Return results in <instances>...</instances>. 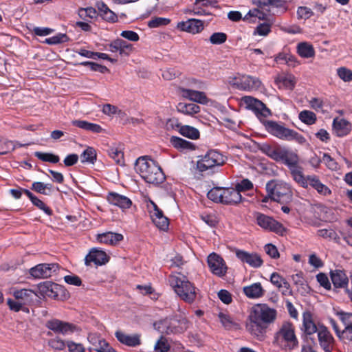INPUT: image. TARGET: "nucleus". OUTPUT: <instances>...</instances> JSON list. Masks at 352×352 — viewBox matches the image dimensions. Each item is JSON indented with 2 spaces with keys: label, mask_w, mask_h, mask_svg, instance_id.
I'll use <instances>...</instances> for the list:
<instances>
[{
  "label": "nucleus",
  "mask_w": 352,
  "mask_h": 352,
  "mask_svg": "<svg viewBox=\"0 0 352 352\" xmlns=\"http://www.w3.org/2000/svg\"><path fill=\"white\" fill-rule=\"evenodd\" d=\"M156 329L162 333H180L189 327L188 320L182 316H175L170 319H164L154 323Z\"/></svg>",
  "instance_id": "6e6552de"
},
{
  "label": "nucleus",
  "mask_w": 352,
  "mask_h": 352,
  "mask_svg": "<svg viewBox=\"0 0 352 352\" xmlns=\"http://www.w3.org/2000/svg\"><path fill=\"white\" fill-rule=\"evenodd\" d=\"M108 155L112 158L116 164H124V153L121 148L116 146H111L107 149Z\"/></svg>",
  "instance_id": "a19ab883"
},
{
  "label": "nucleus",
  "mask_w": 352,
  "mask_h": 352,
  "mask_svg": "<svg viewBox=\"0 0 352 352\" xmlns=\"http://www.w3.org/2000/svg\"><path fill=\"white\" fill-rule=\"evenodd\" d=\"M276 314V309L270 308L265 304L256 305L252 308L249 316L248 327L252 332L254 327H256L258 330L265 329L268 324L274 322Z\"/></svg>",
  "instance_id": "20e7f679"
},
{
  "label": "nucleus",
  "mask_w": 352,
  "mask_h": 352,
  "mask_svg": "<svg viewBox=\"0 0 352 352\" xmlns=\"http://www.w3.org/2000/svg\"><path fill=\"white\" fill-rule=\"evenodd\" d=\"M170 20L164 17H155L148 22V26L150 28H155L161 26H165L169 24Z\"/></svg>",
  "instance_id": "09e8293b"
},
{
  "label": "nucleus",
  "mask_w": 352,
  "mask_h": 352,
  "mask_svg": "<svg viewBox=\"0 0 352 352\" xmlns=\"http://www.w3.org/2000/svg\"><path fill=\"white\" fill-rule=\"evenodd\" d=\"M314 14L312 10L307 7L301 6L297 10L298 17L302 19H308Z\"/></svg>",
  "instance_id": "052dcab7"
},
{
  "label": "nucleus",
  "mask_w": 352,
  "mask_h": 352,
  "mask_svg": "<svg viewBox=\"0 0 352 352\" xmlns=\"http://www.w3.org/2000/svg\"><path fill=\"white\" fill-rule=\"evenodd\" d=\"M223 188L214 187L208 192L207 196L209 199L214 202H220L223 204Z\"/></svg>",
  "instance_id": "37998d69"
},
{
  "label": "nucleus",
  "mask_w": 352,
  "mask_h": 352,
  "mask_svg": "<svg viewBox=\"0 0 352 352\" xmlns=\"http://www.w3.org/2000/svg\"><path fill=\"white\" fill-rule=\"evenodd\" d=\"M59 270L58 263H40L29 270L30 276L34 279L47 278Z\"/></svg>",
  "instance_id": "f8f14e48"
},
{
  "label": "nucleus",
  "mask_w": 352,
  "mask_h": 352,
  "mask_svg": "<svg viewBox=\"0 0 352 352\" xmlns=\"http://www.w3.org/2000/svg\"><path fill=\"white\" fill-rule=\"evenodd\" d=\"M270 282L279 289L283 295H288L291 293L289 283L279 274L274 272L271 274Z\"/></svg>",
  "instance_id": "c756f323"
},
{
  "label": "nucleus",
  "mask_w": 352,
  "mask_h": 352,
  "mask_svg": "<svg viewBox=\"0 0 352 352\" xmlns=\"http://www.w3.org/2000/svg\"><path fill=\"white\" fill-rule=\"evenodd\" d=\"M243 102L249 109L254 112L257 117L263 116L266 118L271 114L270 110L264 103L252 96L244 97Z\"/></svg>",
  "instance_id": "4468645a"
},
{
  "label": "nucleus",
  "mask_w": 352,
  "mask_h": 352,
  "mask_svg": "<svg viewBox=\"0 0 352 352\" xmlns=\"http://www.w3.org/2000/svg\"><path fill=\"white\" fill-rule=\"evenodd\" d=\"M107 199L110 204L116 206L122 209L129 208L132 205V201L129 198L115 192H109Z\"/></svg>",
  "instance_id": "393cba45"
},
{
  "label": "nucleus",
  "mask_w": 352,
  "mask_h": 352,
  "mask_svg": "<svg viewBox=\"0 0 352 352\" xmlns=\"http://www.w3.org/2000/svg\"><path fill=\"white\" fill-rule=\"evenodd\" d=\"M316 279L320 285L327 290H330L331 289V283L329 282L328 276L325 274L319 273L316 276Z\"/></svg>",
  "instance_id": "e2e57ef3"
},
{
  "label": "nucleus",
  "mask_w": 352,
  "mask_h": 352,
  "mask_svg": "<svg viewBox=\"0 0 352 352\" xmlns=\"http://www.w3.org/2000/svg\"><path fill=\"white\" fill-rule=\"evenodd\" d=\"M23 145L19 143H15L12 141L7 140L5 141L1 146V151H0V155H6L12 151H14L16 147H21Z\"/></svg>",
  "instance_id": "49530a36"
},
{
  "label": "nucleus",
  "mask_w": 352,
  "mask_h": 352,
  "mask_svg": "<svg viewBox=\"0 0 352 352\" xmlns=\"http://www.w3.org/2000/svg\"><path fill=\"white\" fill-rule=\"evenodd\" d=\"M235 254L241 262L248 264L252 267H260L263 263V259L257 253H249L244 250H236Z\"/></svg>",
  "instance_id": "f3484780"
},
{
  "label": "nucleus",
  "mask_w": 352,
  "mask_h": 352,
  "mask_svg": "<svg viewBox=\"0 0 352 352\" xmlns=\"http://www.w3.org/2000/svg\"><path fill=\"white\" fill-rule=\"evenodd\" d=\"M207 263L210 272L219 276L223 277L227 273L228 267L223 258L215 252L210 253L207 258Z\"/></svg>",
  "instance_id": "ddd939ff"
},
{
  "label": "nucleus",
  "mask_w": 352,
  "mask_h": 352,
  "mask_svg": "<svg viewBox=\"0 0 352 352\" xmlns=\"http://www.w3.org/2000/svg\"><path fill=\"white\" fill-rule=\"evenodd\" d=\"M45 326L54 333L65 336L80 331V328L77 325L56 318L47 321Z\"/></svg>",
  "instance_id": "9d476101"
},
{
  "label": "nucleus",
  "mask_w": 352,
  "mask_h": 352,
  "mask_svg": "<svg viewBox=\"0 0 352 352\" xmlns=\"http://www.w3.org/2000/svg\"><path fill=\"white\" fill-rule=\"evenodd\" d=\"M34 156L43 162H50L56 164L59 162L60 157L51 153H43L36 151L34 153Z\"/></svg>",
  "instance_id": "79ce46f5"
},
{
  "label": "nucleus",
  "mask_w": 352,
  "mask_h": 352,
  "mask_svg": "<svg viewBox=\"0 0 352 352\" xmlns=\"http://www.w3.org/2000/svg\"><path fill=\"white\" fill-rule=\"evenodd\" d=\"M218 316L220 322L226 330H234L239 329V324L234 321L229 315L220 312Z\"/></svg>",
  "instance_id": "58836bf2"
},
{
  "label": "nucleus",
  "mask_w": 352,
  "mask_h": 352,
  "mask_svg": "<svg viewBox=\"0 0 352 352\" xmlns=\"http://www.w3.org/2000/svg\"><path fill=\"white\" fill-rule=\"evenodd\" d=\"M351 131V124L344 118H336L333 121V132L338 137H344Z\"/></svg>",
  "instance_id": "a878e982"
},
{
  "label": "nucleus",
  "mask_w": 352,
  "mask_h": 352,
  "mask_svg": "<svg viewBox=\"0 0 352 352\" xmlns=\"http://www.w3.org/2000/svg\"><path fill=\"white\" fill-rule=\"evenodd\" d=\"M226 158L216 150H210L197 162V168L204 172L216 166H221L226 163Z\"/></svg>",
  "instance_id": "1a4fd4ad"
},
{
  "label": "nucleus",
  "mask_w": 352,
  "mask_h": 352,
  "mask_svg": "<svg viewBox=\"0 0 352 352\" xmlns=\"http://www.w3.org/2000/svg\"><path fill=\"white\" fill-rule=\"evenodd\" d=\"M245 295L251 299H257L261 298L265 294V289L263 288L261 283H255L243 288Z\"/></svg>",
  "instance_id": "c85d7f7f"
},
{
  "label": "nucleus",
  "mask_w": 352,
  "mask_h": 352,
  "mask_svg": "<svg viewBox=\"0 0 352 352\" xmlns=\"http://www.w3.org/2000/svg\"><path fill=\"white\" fill-rule=\"evenodd\" d=\"M239 193L241 192L249 190L253 188L252 182L248 179H243L241 181V182L237 183L235 186Z\"/></svg>",
  "instance_id": "bf43d9fd"
},
{
  "label": "nucleus",
  "mask_w": 352,
  "mask_h": 352,
  "mask_svg": "<svg viewBox=\"0 0 352 352\" xmlns=\"http://www.w3.org/2000/svg\"><path fill=\"white\" fill-rule=\"evenodd\" d=\"M181 94L183 97L190 100L204 104L207 102V97L204 92L182 88Z\"/></svg>",
  "instance_id": "2f4dec72"
},
{
  "label": "nucleus",
  "mask_w": 352,
  "mask_h": 352,
  "mask_svg": "<svg viewBox=\"0 0 352 352\" xmlns=\"http://www.w3.org/2000/svg\"><path fill=\"white\" fill-rule=\"evenodd\" d=\"M153 222L159 229L164 231L166 230L169 226L168 219L165 216L161 217V218H158Z\"/></svg>",
  "instance_id": "69168bd1"
},
{
  "label": "nucleus",
  "mask_w": 352,
  "mask_h": 352,
  "mask_svg": "<svg viewBox=\"0 0 352 352\" xmlns=\"http://www.w3.org/2000/svg\"><path fill=\"white\" fill-rule=\"evenodd\" d=\"M302 331L307 336H311L317 332L318 327L313 320L312 315L310 312H305L302 316Z\"/></svg>",
  "instance_id": "473e14b6"
},
{
  "label": "nucleus",
  "mask_w": 352,
  "mask_h": 352,
  "mask_svg": "<svg viewBox=\"0 0 352 352\" xmlns=\"http://www.w3.org/2000/svg\"><path fill=\"white\" fill-rule=\"evenodd\" d=\"M227 40V35L223 32L213 33L209 38L210 42L213 45H221Z\"/></svg>",
  "instance_id": "864d4df0"
},
{
  "label": "nucleus",
  "mask_w": 352,
  "mask_h": 352,
  "mask_svg": "<svg viewBox=\"0 0 352 352\" xmlns=\"http://www.w3.org/2000/svg\"><path fill=\"white\" fill-rule=\"evenodd\" d=\"M31 202L34 206L37 207L38 209L43 210L46 214L51 216L53 213L52 210L47 206L43 201L38 199L37 197H35Z\"/></svg>",
  "instance_id": "4d7b16f0"
},
{
  "label": "nucleus",
  "mask_w": 352,
  "mask_h": 352,
  "mask_svg": "<svg viewBox=\"0 0 352 352\" xmlns=\"http://www.w3.org/2000/svg\"><path fill=\"white\" fill-rule=\"evenodd\" d=\"M318 338L320 346L324 352H331V346L333 342V338L327 328L323 325L318 327Z\"/></svg>",
  "instance_id": "b1692460"
},
{
  "label": "nucleus",
  "mask_w": 352,
  "mask_h": 352,
  "mask_svg": "<svg viewBox=\"0 0 352 352\" xmlns=\"http://www.w3.org/2000/svg\"><path fill=\"white\" fill-rule=\"evenodd\" d=\"M337 316L344 325V328H352V313L339 311Z\"/></svg>",
  "instance_id": "8fccbe9b"
},
{
  "label": "nucleus",
  "mask_w": 352,
  "mask_h": 352,
  "mask_svg": "<svg viewBox=\"0 0 352 352\" xmlns=\"http://www.w3.org/2000/svg\"><path fill=\"white\" fill-rule=\"evenodd\" d=\"M154 349L155 351L159 352H167L170 349V346L168 344L166 339L163 336H161L155 344Z\"/></svg>",
  "instance_id": "13d9d810"
},
{
  "label": "nucleus",
  "mask_w": 352,
  "mask_h": 352,
  "mask_svg": "<svg viewBox=\"0 0 352 352\" xmlns=\"http://www.w3.org/2000/svg\"><path fill=\"white\" fill-rule=\"evenodd\" d=\"M170 285L179 298L188 303H192L197 297V288L186 276L180 273L171 274L168 277Z\"/></svg>",
  "instance_id": "39448f33"
},
{
  "label": "nucleus",
  "mask_w": 352,
  "mask_h": 352,
  "mask_svg": "<svg viewBox=\"0 0 352 352\" xmlns=\"http://www.w3.org/2000/svg\"><path fill=\"white\" fill-rule=\"evenodd\" d=\"M94 350L97 352H116L114 349L104 339H100L98 340V345Z\"/></svg>",
  "instance_id": "3c124183"
},
{
  "label": "nucleus",
  "mask_w": 352,
  "mask_h": 352,
  "mask_svg": "<svg viewBox=\"0 0 352 352\" xmlns=\"http://www.w3.org/2000/svg\"><path fill=\"white\" fill-rule=\"evenodd\" d=\"M264 250L266 254L269 255L272 258L276 259L280 256L277 248L272 243L266 244L264 246Z\"/></svg>",
  "instance_id": "680f3d73"
},
{
  "label": "nucleus",
  "mask_w": 352,
  "mask_h": 352,
  "mask_svg": "<svg viewBox=\"0 0 352 352\" xmlns=\"http://www.w3.org/2000/svg\"><path fill=\"white\" fill-rule=\"evenodd\" d=\"M204 28L203 21L196 19H190L186 21H180L177 24V28L179 30L192 34L201 32Z\"/></svg>",
  "instance_id": "6ab92c4d"
},
{
  "label": "nucleus",
  "mask_w": 352,
  "mask_h": 352,
  "mask_svg": "<svg viewBox=\"0 0 352 352\" xmlns=\"http://www.w3.org/2000/svg\"><path fill=\"white\" fill-rule=\"evenodd\" d=\"M256 223L263 229L283 235L285 232L284 226L272 217L261 212L255 214Z\"/></svg>",
  "instance_id": "9b49d317"
},
{
  "label": "nucleus",
  "mask_w": 352,
  "mask_h": 352,
  "mask_svg": "<svg viewBox=\"0 0 352 352\" xmlns=\"http://www.w3.org/2000/svg\"><path fill=\"white\" fill-rule=\"evenodd\" d=\"M67 346L69 352H85V347L81 344H78L73 341H68Z\"/></svg>",
  "instance_id": "774afa93"
},
{
  "label": "nucleus",
  "mask_w": 352,
  "mask_h": 352,
  "mask_svg": "<svg viewBox=\"0 0 352 352\" xmlns=\"http://www.w3.org/2000/svg\"><path fill=\"white\" fill-rule=\"evenodd\" d=\"M133 50V45L127 41L120 38V55L122 56H129Z\"/></svg>",
  "instance_id": "5fc2aeb1"
},
{
  "label": "nucleus",
  "mask_w": 352,
  "mask_h": 352,
  "mask_svg": "<svg viewBox=\"0 0 352 352\" xmlns=\"http://www.w3.org/2000/svg\"><path fill=\"white\" fill-rule=\"evenodd\" d=\"M299 119L302 122L311 125L316 121V116L312 111L304 110L299 113Z\"/></svg>",
  "instance_id": "c03bdc74"
},
{
  "label": "nucleus",
  "mask_w": 352,
  "mask_h": 352,
  "mask_svg": "<svg viewBox=\"0 0 352 352\" xmlns=\"http://www.w3.org/2000/svg\"><path fill=\"white\" fill-rule=\"evenodd\" d=\"M223 204L235 205L242 200V196L236 187L223 188Z\"/></svg>",
  "instance_id": "cd10ccee"
},
{
  "label": "nucleus",
  "mask_w": 352,
  "mask_h": 352,
  "mask_svg": "<svg viewBox=\"0 0 352 352\" xmlns=\"http://www.w3.org/2000/svg\"><path fill=\"white\" fill-rule=\"evenodd\" d=\"M97 239L100 243L116 245L123 239V236L121 234L109 232L98 234Z\"/></svg>",
  "instance_id": "f704fd0d"
},
{
  "label": "nucleus",
  "mask_w": 352,
  "mask_h": 352,
  "mask_svg": "<svg viewBox=\"0 0 352 352\" xmlns=\"http://www.w3.org/2000/svg\"><path fill=\"white\" fill-rule=\"evenodd\" d=\"M265 130L272 135L285 141H295L303 144L306 142L305 138L297 131L285 126L280 122L274 120H265L263 122Z\"/></svg>",
  "instance_id": "423d86ee"
},
{
  "label": "nucleus",
  "mask_w": 352,
  "mask_h": 352,
  "mask_svg": "<svg viewBox=\"0 0 352 352\" xmlns=\"http://www.w3.org/2000/svg\"><path fill=\"white\" fill-rule=\"evenodd\" d=\"M72 124L73 126L94 133H100L103 131L100 125L86 120H75L72 121Z\"/></svg>",
  "instance_id": "72a5a7b5"
},
{
  "label": "nucleus",
  "mask_w": 352,
  "mask_h": 352,
  "mask_svg": "<svg viewBox=\"0 0 352 352\" xmlns=\"http://www.w3.org/2000/svg\"><path fill=\"white\" fill-rule=\"evenodd\" d=\"M266 192L271 196V200L281 204L292 201L293 191L290 184L278 179H271L265 186Z\"/></svg>",
  "instance_id": "0eeeda50"
},
{
  "label": "nucleus",
  "mask_w": 352,
  "mask_h": 352,
  "mask_svg": "<svg viewBox=\"0 0 352 352\" xmlns=\"http://www.w3.org/2000/svg\"><path fill=\"white\" fill-rule=\"evenodd\" d=\"M40 294L42 296L56 298L62 290V286L51 281H45L38 285Z\"/></svg>",
  "instance_id": "4be33fe9"
},
{
  "label": "nucleus",
  "mask_w": 352,
  "mask_h": 352,
  "mask_svg": "<svg viewBox=\"0 0 352 352\" xmlns=\"http://www.w3.org/2000/svg\"><path fill=\"white\" fill-rule=\"evenodd\" d=\"M298 155L287 148L276 146L274 154L272 159L276 162H282L287 166L296 160Z\"/></svg>",
  "instance_id": "aec40b11"
},
{
  "label": "nucleus",
  "mask_w": 352,
  "mask_h": 352,
  "mask_svg": "<svg viewBox=\"0 0 352 352\" xmlns=\"http://www.w3.org/2000/svg\"><path fill=\"white\" fill-rule=\"evenodd\" d=\"M330 276L333 287L336 289L347 287L349 278L344 271L341 270H331Z\"/></svg>",
  "instance_id": "bb28decb"
},
{
  "label": "nucleus",
  "mask_w": 352,
  "mask_h": 352,
  "mask_svg": "<svg viewBox=\"0 0 352 352\" xmlns=\"http://www.w3.org/2000/svg\"><path fill=\"white\" fill-rule=\"evenodd\" d=\"M49 345L56 350H63L66 346L65 342L59 338H55L50 340Z\"/></svg>",
  "instance_id": "0e129e2a"
},
{
  "label": "nucleus",
  "mask_w": 352,
  "mask_h": 352,
  "mask_svg": "<svg viewBox=\"0 0 352 352\" xmlns=\"http://www.w3.org/2000/svg\"><path fill=\"white\" fill-rule=\"evenodd\" d=\"M170 142L174 148L182 151H192L195 149V146L192 142L177 136H172Z\"/></svg>",
  "instance_id": "c9c22d12"
},
{
  "label": "nucleus",
  "mask_w": 352,
  "mask_h": 352,
  "mask_svg": "<svg viewBox=\"0 0 352 352\" xmlns=\"http://www.w3.org/2000/svg\"><path fill=\"white\" fill-rule=\"evenodd\" d=\"M168 123H170L173 128L175 127L182 136L191 140H197L199 138V131L195 127L189 125H183L179 123L178 120L174 119L169 120Z\"/></svg>",
  "instance_id": "a211bd4d"
},
{
  "label": "nucleus",
  "mask_w": 352,
  "mask_h": 352,
  "mask_svg": "<svg viewBox=\"0 0 352 352\" xmlns=\"http://www.w3.org/2000/svg\"><path fill=\"white\" fill-rule=\"evenodd\" d=\"M298 55L304 58H309L315 56V50L313 45L307 42H301L297 45Z\"/></svg>",
  "instance_id": "e433bc0d"
},
{
  "label": "nucleus",
  "mask_w": 352,
  "mask_h": 352,
  "mask_svg": "<svg viewBox=\"0 0 352 352\" xmlns=\"http://www.w3.org/2000/svg\"><path fill=\"white\" fill-rule=\"evenodd\" d=\"M322 162L325 164L327 168L332 170H336L338 168V164L327 153L322 154Z\"/></svg>",
  "instance_id": "6e6d98bb"
},
{
  "label": "nucleus",
  "mask_w": 352,
  "mask_h": 352,
  "mask_svg": "<svg viewBox=\"0 0 352 352\" xmlns=\"http://www.w3.org/2000/svg\"><path fill=\"white\" fill-rule=\"evenodd\" d=\"M337 74L344 82L352 81V70L341 67L337 69Z\"/></svg>",
  "instance_id": "603ef678"
},
{
  "label": "nucleus",
  "mask_w": 352,
  "mask_h": 352,
  "mask_svg": "<svg viewBox=\"0 0 352 352\" xmlns=\"http://www.w3.org/2000/svg\"><path fill=\"white\" fill-rule=\"evenodd\" d=\"M109 261L105 252L98 248H92L85 258V264L87 266L94 263L96 265H104Z\"/></svg>",
  "instance_id": "412c9836"
},
{
  "label": "nucleus",
  "mask_w": 352,
  "mask_h": 352,
  "mask_svg": "<svg viewBox=\"0 0 352 352\" xmlns=\"http://www.w3.org/2000/svg\"><path fill=\"white\" fill-rule=\"evenodd\" d=\"M318 235L324 239H329L335 241H338L340 239L336 232L331 228L318 230Z\"/></svg>",
  "instance_id": "de8ad7c7"
},
{
  "label": "nucleus",
  "mask_w": 352,
  "mask_h": 352,
  "mask_svg": "<svg viewBox=\"0 0 352 352\" xmlns=\"http://www.w3.org/2000/svg\"><path fill=\"white\" fill-rule=\"evenodd\" d=\"M236 82L234 85L239 89L244 91H253L258 89L262 83L261 81L256 77L244 75L240 78H235Z\"/></svg>",
  "instance_id": "2eb2a0df"
},
{
  "label": "nucleus",
  "mask_w": 352,
  "mask_h": 352,
  "mask_svg": "<svg viewBox=\"0 0 352 352\" xmlns=\"http://www.w3.org/2000/svg\"><path fill=\"white\" fill-rule=\"evenodd\" d=\"M177 109L182 113L193 116L200 111V107L195 103L179 102L177 106Z\"/></svg>",
  "instance_id": "4c0bfd02"
},
{
  "label": "nucleus",
  "mask_w": 352,
  "mask_h": 352,
  "mask_svg": "<svg viewBox=\"0 0 352 352\" xmlns=\"http://www.w3.org/2000/svg\"><path fill=\"white\" fill-rule=\"evenodd\" d=\"M298 156L289 164L287 167L289 169L292 177L301 187L307 188L308 176L305 177L302 172V168L298 165Z\"/></svg>",
  "instance_id": "dca6fc26"
},
{
  "label": "nucleus",
  "mask_w": 352,
  "mask_h": 352,
  "mask_svg": "<svg viewBox=\"0 0 352 352\" xmlns=\"http://www.w3.org/2000/svg\"><path fill=\"white\" fill-rule=\"evenodd\" d=\"M69 40L66 34L59 33L45 39V43L49 45H57L67 42Z\"/></svg>",
  "instance_id": "a18cd8bd"
},
{
  "label": "nucleus",
  "mask_w": 352,
  "mask_h": 352,
  "mask_svg": "<svg viewBox=\"0 0 352 352\" xmlns=\"http://www.w3.org/2000/svg\"><path fill=\"white\" fill-rule=\"evenodd\" d=\"M96 159V151L92 147H87L80 155V160L82 164H94Z\"/></svg>",
  "instance_id": "ea45409f"
},
{
  "label": "nucleus",
  "mask_w": 352,
  "mask_h": 352,
  "mask_svg": "<svg viewBox=\"0 0 352 352\" xmlns=\"http://www.w3.org/2000/svg\"><path fill=\"white\" fill-rule=\"evenodd\" d=\"M273 343L285 350H293L299 345L296 335L294 324L290 321H284L274 333Z\"/></svg>",
  "instance_id": "7ed1b4c3"
},
{
  "label": "nucleus",
  "mask_w": 352,
  "mask_h": 352,
  "mask_svg": "<svg viewBox=\"0 0 352 352\" xmlns=\"http://www.w3.org/2000/svg\"><path fill=\"white\" fill-rule=\"evenodd\" d=\"M115 336L117 340L127 346L136 347L142 344L140 334H126L122 331H117L115 333Z\"/></svg>",
  "instance_id": "5701e85b"
},
{
  "label": "nucleus",
  "mask_w": 352,
  "mask_h": 352,
  "mask_svg": "<svg viewBox=\"0 0 352 352\" xmlns=\"http://www.w3.org/2000/svg\"><path fill=\"white\" fill-rule=\"evenodd\" d=\"M218 297L224 304L226 305L231 303L232 301L231 294L226 289H221L218 292Z\"/></svg>",
  "instance_id": "338daca9"
},
{
  "label": "nucleus",
  "mask_w": 352,
  "mask_h": 352,
  "mask_svg": "<svg viewBox=\"0 0 352 352\" xmlns=\"http://www.w3.org/2000/svg\"><path fill=\"white\" fill-rule=\"evenodd\" d=\"M279 89L293 90L296 85L295 77L292 74L278 76L274 80Z\"/></svg>",
  "instance_id": "7c9ffc66"
},
{
  "label": "nucleus",
  "mask_w": 352,
  "mask_h": 352,
  "mask_svg": "<svg viewBox=\"0 0 352 352\" xmlns=\"http://www.w3.org/2000/svg\"><path fill=\"white\" fill-rule=\"evenodd\" d=\"M12 298L7 299L9 309L14 312L22 311L30 313L29 307L32 306L36 300L37 294L30 289L14 288L12 292Z\"/></svg>",
  "instance_id": "f03ea898"
},
{
  "label": "nucleus",
  "mask_w": 352,
  "mask_h": 352,
  "mask_svg": "<svg viewBox=\"0 0 352 352\" xmlns=\"http://www.w3.org/2000/svg\"><path fill=\"white\" fill-rule=\"evenodd\" d=\"M135 168L146 183L158 185L165 180V175L161 167L147 155L141 156L137 159Z\"/></svg>",
  "instance_id": "f257e3e1"
}]
</instances>
